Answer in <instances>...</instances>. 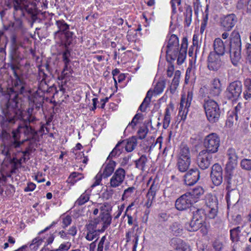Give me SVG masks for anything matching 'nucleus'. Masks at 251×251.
<instances>
[{"label": "nucleus", "mask_w": 251, "mask_h": 251, "mask_svg": "<svg viewBox=\"0 0 251 251\" xmlns=\"http://www.w3.org/2000/svg\"><path fill=\"white\" fill-rule=\"evenodd\" d=\"M107 203H104L100 207V216L93 220L88 221L85 225L87 234L85 238L91 241L93 239L99 238L100 233L103 232L110 226L112 217L106 208Z\"/></svg>", "instance_id": "obj_1"}, {"label": "nucleus", "mask_w": 251, "mask_h": 251, "mask_svg": "<svg viewBox=\"0 0 251 251\" xmlns=\"http://www.w3.org/2000/svg\"><path fill=\"white\" fill-rule=\"evenodd\" d=\"M181 3V0H171L170 4L171 5L172 9V13L174 14H176L177 12L176 11V6H179Z\"/></svg>", "instance_id": "obj_52"}, {"label": "nucleus", "mask_w": 251, "mask_h": 251, "mask_svg": "<svg viewBox=\"0 0 251 251\" xmlns=\"http://www.w3.org/2000/svg\"><path fill=\"white\" fill-rule=\"evenodd\" d=\"M242 92V84L240 81H234L229 83L225 92L227 100L232 101H237Z\"/></svg>", "instance_id": "obj_9"}, {"label": "nucleus", "mask_w": 251, "mask_h": 251, "mask_svg": "<svg viewBox=\"0 0 251 251\" xmlns=\"http://www.w3.org/2000/svg\"><path fill=\"white\" fill-rule=\"evenodd\" d=\"M206 216L204 210L198 209L193 212L190 222L185 224L186 229L189 231H196L199 229L205 223Z\"/></svg>", "instance_id": "obj_7"}, {"label": "nucleus", "mask_w": 251, "mask_h": 251, "mask_svg": "<svg viewBox=\"0 0 251 251\" xmlns=\"http://www.w3.org/2000/svg\"><path fill=\"white\" fill-rule=\"evenodd\" d=\"M189 196V194L186 193L176 200L175 206L177 210H185L192 206L194 200H191Z\"/></svg>", "instance_id": "obj_15"}, {"label": "nucleus", "mask_w": 251, "mask_h": 251, "mask_svg": "<svg viewBox=\"0 0 251 251\" xmlns=\"http://www.w3.org/2000/svg\"><path fill=\"white\" fill-rule=\"evenodd\" d=\"M207 214H206V218L209 219H214L217 216L218 212V207L214 208H207Z\"/></svg>", "instance_id": "obj_46"}, {"label": "nucleus", "mask_w": 251, "mask_h": 251, "mask_svg": "<svg viewBox=\"0 0 251 251\" xmlns=\"http://www.w3.org/2000/svg\"><path fill=\"white\" fill-rule=\"evenodd\" d=\"M72 223V218L71 216L67 215L66 216L63 220L62 222V227L63 228H66L68 226H69Z\"/></svg>", "instance_id": "obj_54"}, {"label": "nucleus", "mask_w": 251, "mask_h": 251, "mask_svg": "<svg viewBox=\"0 0 251 251\" xmlns=\"http://www.w3.org/2000/svg\"><path fill=\"white\" fill-rule=\"evenodd\" d=\"M174 69V65L171 64L168 66L167 71V74L168 77H171L173 75Z\"/></svg>", "instance_id": "obj_59"}, {"label": "nucleus", "mask_w": 251, "mask_h": 251, "mask_svg": "<svg viewBox=\"0 0 251 251\" xmlns=\"http://www.w3.org/2000/svg\"><path fill=\"white\" fill-rule=\"evenodd\" d=\"M203 107L208 121L211 123L217 122L221 113L217 102L209 98H205L203 101Z\"/></svg>", "instance_id": "obj_5"}, {"label": "nucleus", "mask_w": 251, "mask_h": 251, "mask_svg": "<svg viewBox=\"0 0 251 251\" xmlns=\"http://www.w3.org/2000/svg\"><path fill=\"white\" fill-rule=\"evenodd\" d=\"M116 164V163L115 161L109 160V162L105 167L102 174H101L102 176L104 178H107L110 176L114 172Z\"/></svg>", "instance_id": "obj_30"}, {"label": "nucleus", "mask_w": 251, "mask_h": 251, "mask_svg": "<svg viewBox=\"0 0 251 251\" xmlns=\"http://www.w3.org/2000/svg\"><path fill=\"white\" fill-rule=\"evenodd\" d=\"M21 104L20 103L19 105V110L21 112L20 115L19 117H17L16 115L11 116L10 117V114H9L7 108H6L5 110V118H2L3 120H5L6 121L8 122L9 123L14 124L15 123L16 120L18 119H21L23 121V123L24 124H28V125H30L31 124H35L37 121H38L36 117L32 114L33 109L29 108L27 110V113L23 116L22 115V112L21 110ZM10 112H9V113Z\"/></svg>", "instance_id": "obj_6"}, {"label": "nucleus", "mask_w": 251, "mask_h": 251, "mask_svg": "<svg viewBox=\"0 0 251 251\" xmlns=\"http://www.w3.org/2000/svg\"><path fill=\"white\" fill-rule=\"evenodd\" d=\"M158 189H159V187H158V184L155 182V180H154L152 182V183L149 189V190L152 191L153 192L156 193V192L158 190Z\"/></svg>", "instance_id": "obj_60"}, {"label": "nucleus", "mask_w": 251, "mask_h": 251, "mask_svg": "<svg viewBox=\"0 0 251 251\" xmlns=\"http://www.w3.org/2000/svg\"><path fill=\"white\" fill-rule=\"evenodd\" d=\"M238 19L234 14H230L221 18L222 26L226 30L230 31L237 22Z\"/></svg>", "instance_id": "obj_19"}, {"label": "nucleus", "mask_w": 251, "mask_h": 251, "mask_svg": "<svg viewBox=\"0 0 251 251\" xmlns=\"http://www.w3.org/2000/svg\"><path fill=\"white\" fill-rule=\"evenodd\" d=\"M179 78L174 77L170 86V91L172 93H174L177 88L179 83Z\"/></svg>", "instance_id": "obj_50"}, {"label": "nucleus", "mask_w": 251, "mask_h": 251, "mask_svg": "<svg viewBox=\"0 0 251 251\" xmlns=\"http://www.w3.org/2000/svg\"><path fill=\"white\" fill-rule=\"evenodd\" d=\"M77 232V229L75 226H72L70 229L68 230L67 233L68 234L74 236Z\"/></svg>", "instance_id": "obj_61"}, {"label": "nucleus", "mask_w": 251, "mask_h": 251, "mask_svg": "<svg viewBox=\"0 0 251 251\" xmlns=\"http://www.w3.org/2000/svg\"><path fill=\"white\" fill-rule=\"evenodd\" d=\"M16 131L20 136L21 133H23L25 136L26 137L25 140L33 139L37 135V131L35 130L34 127L28 124H21L16 129Z\"/></svg>", "instance_id": "obj_14"}, {"label": "nucleus", "mask_w": 251, "mask_h": 251, "mask_svg": "<svg viewBox=\"0 0 251 251\" xmlns=\"http://www.w3.org/2000/svg\"><path fill=\"white\" fill-rule=\"evenodd\" d=\"M148 132V129L147 127H141L138 131L139 138L143 139L146 138L147 134Z\"/></svg>", "instance_id": "obj_53"}, {"label": "nucleus", "mask_w": 251, "mask_h": 251, "mask_svg": "<svg viewBox=\"0 0 251 251\" xmlns=\"http://www.w3.org/2000/svg\"><path fill=\"white\" fill-rule=\"evenodd\" d=\"M234 170H228L226 168V175L225 181L226 183V189L233 190L236 187L237 182L234 178L235 177L233 173Z\"/></svg>", "instance_id": "obj_25"}, {"label": "nucleus", "mask_w": 251, "mask_h": 251, "mask_svg": "<svg viewBox=\"0 0 251 251\" xmlns=\"http://www.w3.org/2000/svg\"><path fill=\"white\" fill-rule=\"evenodd\" d=\"M226 155L228 159L226 168L228 170H234L237 164L238 156L235 149L229 148L227 150Z\"/></svg>", "instance_id": "obj_20"}, {"label": "nucleus", "mask_w": 251, "mask_h": 251, "mask_svg": "<svg viewBox=\"0 0 251 251\" xmlns=\"http://www.w3.org/2000/svg\"><path fill=\"white\" fill-rule=\"evenodd\" d=\"M178 158L191 159L190 149L188 146L184 144H182L180 146Z\"/></svg>", "instance_id": "obj_29"}, {"label": "nucleus", "mask_w": 251, "mask_h": 251, "mask_svg": "<svg viewBox=\"0 0 251 251\" xmlns=\"http://www.w3.org/2000/svg\"><path fill=\"white\" fill-rule=\"evenodd\" d=\"M170 232L175 236H177L183 233V227L180 224L177 222L173 223L170 226Z\"/></svg>", "instance_id": "obj_33"}, {"label": "nucleus", "mask_w": 251, "mask_h": 251, "mask_svg": "<svg viewBox=\"0 0 251 251\" xmlns=\"http://www.w3.org/2000/svg\"><path fill=\"white\" fill-rule=\"evenodd\" d=\"M170 215L165 212H161L158 214V218L160 221L166 222L169 219Z\"/></svg>", "instance_id": "obj_56"}, {"label": "nucleus", "mask_w": 251, "mask_h": 251, "mask_svg": "<svg viewBox=\"0 0 251 251\" xmlns=\"http://www.w3.org/2000/svg\"><path fill=\"white\" fill-rule=\"evenodd\" d=\"M102 174L101 173H98L95 177V181L92 185L91 187L93 188L97 185H99L102 179Z\"/></svg>", "instance_id": "obj_55"}, {"label": "nucleus", "mask_w": 251, "mask_h": 251, "mask_svg": "<svg viewBox=\"0 0 251 251\" xmlns=\"http://www.w3.org/2000/svg\"><path fill=\"white\" fill-rule=\"evenodd\" d=\"M241 49L229 48V52L231 62L235 66H238L241 62Z\"/></svg>", "instance_id": "obj_21"}, {"label": "nucleus", "mask_w": 251, "mask_h": 251, "mask_svg": "<svg viewBox=\"0 0 251 251\" xmlns=\"http://www.w3.org/2000/svg\"><path fill=\"white\" fill-rule=\"evenodd\" d=\"M51 87L49 88V86L47 85L46 81H45L44 78H43L40 81V83L39 85V89L43 92H50L49 89Z\"/></svg>", "instance_id": "obj_49"}, {"label": "nucleus", "mask_w": 251, "mask_h": 251, "mask_svg": "<svg viewBox=\"0 0 251 251\" xmlns=\"http://www.w3.org/2000/svg\"><path fill=\"white\" fill-rule=\"evenodd\" d=\"M200 178V172L197 168L189 170L184 176V183L192 186L196 183Z\"/></svg>", "instance_id": "obj_18"}, {"label": "nucleus", "mask_w": 251, "mask_h": 251, "mask_svg": "<svg viewBox=\"0 0 251 251\" xmlns=\"http://www.w3.org/2000/svg\"><path fill=\"white\" fill-rule=\"evenodd\" d=\"M19 46L17 42L15 37H13L12 39V46L11 49V53L13 58H16L19 55L18 49Z\"/></svg>", "instance_id": "obj_37"}, {"label": "nucleus", "mask_w": 251, "mask_h": 251, "mask_svg": "<svg viewBox=\"0 0 251 251\" xmlns=\"http://www.w3.org/2000/svg\"><path fill=\"white\" fill-rule=\"evenodd\" d=\"M71 247V244L68 245V244H61L59 247V249L62 251H68Z\"/></svg>", "instance_id": "obj_62"}, {"label": "nucleus", "mask_w": 251, "mask_h": 251, "mask_svg": "<svg viewBox=\"0 0 251 251\" xmlns=\"http://www.w3.org/2000/svg\"><path fill=\"white\" fill-rule=\"evenodd\" d=\"M229 48H242L240 35L238 31H233L229 37Z\"/></svg>", "instance_id": "obj_24"}, {"label": "nucleus", "mask_w": 251, "mask_h": 251, "mask_svg": "<svg viewBox=\"0 0 251 251\" xmlns=\"http://www.w3.org/2000/svg\"><path fill=\"white\" fill-rule=\"evenodd\" d=\"M55 25L58 29L54 33V38L61 39L63 33L69 30L70 26L63 20L56 21Z\"/></svg>", "instance_id": "obj_23"}, {"label": "nucleus", "mask_w": 251, "mask_h": 251, "mask_svg": "<svg viewBox=\"0 0 251 251\" xmlns=\"http://www.w3.org/2000/svg\"><path fill=\"white\" fill-rule=\"evenodd\" d=\"M220 145V139L219 136L215 133L209 134L204 139L203 145L207 153H214L218 151Z\"/></svg>", "instance_id": "obj_10"}, {"label": "nucleus", "mask_w": 251, "mask_h": 251, "mask_svg": "<svg viewBox=\"0 0 251 251\" xmlns=\"http://www.w3.org/2000/svg\"><path fill=\"white\" fill-rule=\"evenodd\" d=\"M148 158L146 155H142L139 159L135 161L136 167L138 169L144 171L145 170Z\"/></svg>", "instance_id": "obj_35"}, {"label": "nucleus", "mask_w": 251, "mask_h": 251, "mask_svg": "<svg viewBox=\"0 0 251 251\" xmlns=\"http://www.w3.org/2000/svg\"><path fill=\"white\" fill-rule=\"evenodd\" d=\"M222 92V85L219 78H214L212 82L211 88L209 90L208 97L218 96Z\"/></svg>", "instance_id": "obj_22"}, {"label": "nucleus", "mask_w": 251, "mask_h": 251, "mask_svg": "<svg viewBox=\"0 0 251 251\" xmlns=\"http://www.w3.org/2000/svg\"><path fill=\"white\" fill-rule=\"evenodd\" d=\"M5 4L9 8L13 7V14L14 17L17 19L25 16V13L26 12L29 16V22L30 23L31 27L37 21H41V19L37 17L39 11L36 5L30 3L27 0H13V4L9 2L5 3Z\"/></svg>", "instance_id": "obj_4"}, {"label": "nucleus", "mask_w": 251, "mask_h": 251, "mask_svg": "<svg viewBox=\"0 0 251 251\" xmlns=\"http://www.w3.org/2000/svg\"><path fill=\"white\" fill-rule=\"evenodd\" d=\"M124 142L123 141L119 142L112 151L110 153L107 159L113 157H118L123 151L124 148Z\"/></svg>", "instance_id": "obj_28"}, {"label": "nucleus", "mask_w": 251, "mask_h": 251, "mask_svg": "<svg viewBox=\"0 0 251 251\" xmlns=\"http://www.w3.org/2000/svg\"><path fill=\"white\" fill-rule=\"evenodd\" d=\"M63 35L65 38V46L66 48L72 43L73 40L74 33L67 30L64 33H63Z\"/></svg>", "instance_id": "obj_42"}, {"label": "nucleus", "mask_w": 251, "mask_h": 251, "mask_svg": "<svg viewBox=\"0 0 251 251\" xmlns=\"http://www.w3.org/2000/svg\"><path fill=\"white\" fill-rule=\"evenodd\" d=\"M156 193L153 192L152 191L149 190L147 196L148 198H151V200H154L156 196Z\"/></svg>", "instance_id": "obj_64"}, {"label": "nucleus", "mask_w": 251, "mask_h": 251, "mask_svg": "<svg viewBox=\"0 0 251 251\" xmlns=\"http://www.w3.org/2000/svg\"><path fill=\"white\" fill-rule=\"evenodd\" d=\"M207 208L218 207V200L216 197L208 196L206 200Z\"/></svg>", "instance_id": "obj_41"}, {"label": "nucleus", "mask_w": 251, "mask_h": 251, "mask_svg": "<svg viewBox=\"0 0 251 251\" xmlns=\"http://www.w3.org/2000/svg\"><path fill=\"white\" fill-rule=\"evenodd\" d=\"M247 60L251 65V45L246 46Z\"/></svg>", "instance_id": "obj_57"}, {"label": "nucleus", "mask_w": 251, "mask_h": 251, "mask_svg": "<svg viewBox=\"0 0 251 251\" xmlns=\"http://www.w3.org/2000/svg\"><path fill=\"white\" fill-rule=\"evenodd\" d=\"M56 224H57V222H55V221L53 222L49 226L46 227L44 230H42L41 231H40L39 232V234H41L44 233L45 232L47 231V230H49Z\"/></svg>", "instance_id": "obj_63"}, {"label": "nucleus", "mask_w": 251, "mask_h": 251, "mask_svg": "<svg viewBox=\"0 0 251 251\" xmlns=\"http://www.w3.org/2000/svg\"><path fill=\"white\" fill-rule=\"evenodd\" d=\"M191 162V159L178 158L176 167L178 170L182 173L185 172L188 169Z\"/></svg>", "instance_id": "obj_27"}, {"label": "nucleus", "mask_w": 251, "mask_h": 251, "mask_svg": "<svg viewBox=\"0 0 251 251\" xmlns=\"http://www.w3.org/2000/svg\"><path fill=\"white\" fill-rule=\"evenodd\" d=\"M16 129L13 130L12 131V135L8 132L5 129H2L0 138L5 146L10 148H17L19 147L23 144L24 141H20L21 136L19 135Z\"/></svg>", "instance_id": "obj_8"}, {"label": "nucleus", "mask_w": 251, "mask_h": 251, "mask_svg": "<svg viewBox=\"0 0 251 251\" xmlns=\"http://www.w3.org/2000/svg\"><path fill=\"white\" fill-rule=\"evenodd\" d=\"M210 177L215 186H219L223 182V169L218 163L214 164L211 167Z\"/></svg>", "instance_id": "obj_13"}, {"label": "nucleus", "mask_w": 251, "mask_h": 251, "mask_svg": "<svg viewBox=\"0 0 251 251\" xmlns=\"http://www.w3.org/2000/svg\"><path fill=\"white\" fill-rule=\"evenodd\" d=\"M124 142V148L125 150L128 152H131L134 150L137 146V142L136 138L132 137L127 141H123Z\"/></svg>", "instance_id": "obj_31"}, {"label": "nucleus", "mask_w": 251, "mask_h": 251, "mask_svg": "<svg viewBox=\"0 0 251 251\" xmlns=\"http://www.w3.org/2000/svg\"><path fill=\"white\" fill-rule=\"evenodd\" d=\"M81 175V174L79 173L78 172H73L70 175L68 181L69 183L74 185L76 182H77V181L80 180L81 178V177L77 178L78 176Z\"/></svg>", "instance_id": "obj_44"}, {"label": "nucleus", "mask_w": 251, "mask_h": 251, "mask_svg": "<svg viewBox=\"0 0 251 251\" xmlns=\"http://www.w3.org/2000/svg\"><path fill=\"white\" fill-rule=\"evenodd\" d=\"M193 97L192 91H188L186 96L182 95L178 112V116L181 117V120H184L186 119Z\"/></svg>", "instance_id": "obj_11"}, {"label": "nucleus", "mask_w": 251, "mask_h": 251, "mask_svg": "<svg viewBox=\"0 0 251 251\" xmlns=\"http://www.w3.org/2000/svg\"><path fill=\"white\" fill-rule=\"evenodd\" d=\"M165 87V81L163 80L159 81L154 87V89L153 93H154L157 95H158L163 91Z\"/></svg>", "instance_id": "obj_43"}, {"label": "nucleus", "mask_w": 251, "mask_h": 251, "mask_svg": "<svg viewBox=\"0 0 251 251\" xmlns=\"http://www.w3.org/2000/svg\"><path fill=\"white\" fill-rule=\"evenodd\" d=\"M221 56L215 52L209 53L207 58V67L209 70L216 71L221 67L223 65Z\"/></svg>", "instance_id": "obj_12"}, {"label": "nucleus", "mask_w": 251, "mask_h": 251, "mask_svg": "<svg viewBox=\"0 0 251 251\" xmlns=\"http://www.w3.org/2000/svg\"><path fill=\"white\" fill-rule=\"evenodd\" d=\"M240 166L242 169L246 171H251V159L244 158L240 162Z\"/></svg>", "instance_id": "obj_45"}, {"label": "nucleus", "mask_w": 251, "mask_h": 251, "mask_svg": "<svg viewBox=\"0 0 251 251\" xmlns=\"http://www.w3.org/2000/svg\"><path fill=\"white\" fill-rule=\"evenodd\" d=\"M187 194H189L190 198L191 200H194V202L196 201V199H199L204 193V190L201 187H197L193 189L192 191L187 192Z\"/></svg>", "instance_id": "obj_32"}, {"label": "nucleus", "mask_w": 251, "mask_h": 251, "mask_svg": "<svg viewBox=\"0 0 251 251\" xmlns=\"http://www.w3.org/2000/svg\"><path fill=\"white\" fill-rule=\"evenodd\" d=\"M214 51L211 52H215L218 55L223 56L225 52V46L223 41L220 38L215 39L213 43Z\"/></svg>", "instance_id": "obj_26"}, {"label": "nucleus", "mask_w": 251, "mask_h": 251, "mask_svg": "<svg viewBox=\"0 0 251 251\" xmlns=\"http://www.w3.org/2000/svg\"><path fill=\"white\" fill-rule=\"evenodd\" d=\"M15 79L12 81V87L7 89L8 100L6 105L10 117L14 115L19 117L21 112L19 105L21 102L19 94H23L25 92V84L20 79L17 73H15Z\"/></svg>", "instance_id": "obj_2"}, {"label": "nucleus", "mask_w": 251, "mask_h": 251, "mask_svg": "<svg viewBox=\"0 0 251 251\" xmlns=\"http://www.w3.org/2000/svg\"><path fill=\"white\" fill-rule=\"evenodd\" d=\"M153 95V92L152 90H150L147 93L146 96L144 99L143 101L140 105L139 107V109L142 111L145 112L147 109V108L149 106L151 100V98Z\"/></svg>", "instance_id": "obj_34"}, {"label": "nucleus", "mask_w": 251, "mask_h": 251, "mask_svg": "<svg viewBox=\"0 0 251 251\" xmlns=\"http://www.w3.org/2000/svg\"><path fill=\"white\" fill-rule=\"evenodd\" d=\"M241 231V227L237 226L230 230V239L233 242L238 241L239 239V234Z\"/></svg>", "instance_id": "obj_40"}, {"label": "nucleus", "mask_w": 251, "mask_h": 251, "mask_svg": "<svg viewBox=\"0 0 251 251\" xmlns=\"http://www.w3.org/2000/svg\"><path fill=\"white\" fill-rule=\"evenodd\" d=\"M135 190V188L134 186L130 187L125 189L122 196V199L124 200L131 197Z\"/></svg>", "instance_id": "obj_47"}, {"label": "nucleus", "mask_w": 251, "mask_h": 251, "mask_svg": "<svg viewBox=\"0 0 251 251\" xmlns=\"http://www.w3.org/2000/svg\"><path fill=\"white\" fill-rule=\"evenodd\" d=\"M90 199L89 195L86 191L80 195L75 203V205L81 206L87 202Z\"/></svg>", "instance_id": "obj_39"}, {"label": "nucleus", "mask_w": 251, "mask_h": 251, "mask_svg": "<svg viewBox=\"0 0 251 251\" xmlns=\"http://www.w3.org/2000/svg\"><path fill=\"white\" fill-rule=\"evenodd\" d=\"M43 240L40 238H35L30 244L29 247L31 249L37 250L39 246L41 244Z\"/></svg>", "instance_id": "obj_48"}, {"label": "nucleus", "mask_w": 251, "mask_h": 251, "mask_svg": "<svg viewBox=\"0 0 251 251\" xmlns=\"http://www.w3.org/2000/svg\"><path fill=\"white\" fill-rule=\"evenodd\" d=\"M70 51L69 50L68 47L66 48L65 50L63 52V61L64 64H69L70 62L69 57L70 56Z\"/></svg>", "instance_id": "obj_51"}, {"label": "nucleus", "mask_w": 251, "mask_h": 251, "mask_svg": "<svg viewBox=\"0 0 251 251\" xmlns=\"http://www.w3.org/2000/svg\"><path fill=\"white\" fill-rule=\"evenodd\" d=\"M36 185L33 183H28L27 186L25 188V192L32 191L35 188Z\"/></svg>", "instance_id": "obj_58"}, {"label": "nucleus", "mask_w": 251, "mask_h": 251, "mask_svg": "<svg viewBox=\"0 0 251 251\" xmlns=\"http://www.w3.org/2000/svg\"><path fill=\"white\" fill-rule=\"evenodd\" d=\"M245 90L243 94L244 98L248 100L251 98V79L247 78L244 81Z\"/></svg>", "instance_id": "obj_36"}, {"label": "nucleus", "mask_w": 251, "mask_h": 251, "mask_svg": "<svg viewBox=\"0 0 251 251\" xmlns=\"http://www.w3.org/2000/svg\"><path fill=\"white\" fill-rule=\"evenodd\" d=\"M179 40L177 36L175 34L171 35L166 50V59L167 61L171 62L177 59L178 65L182 64L185 60L188 42L186 38H183L182 41L181 47H179Z\"/></svg>", "instance_id": "obj_3"}, {"label": "nucleus", "mask_w": 251, "mask_h": 251, "mask_svg": "<svg viewBox=\"0 0 251 251\" xmlns=\"http://www.w3.org/2000/svg\"><path fill=\"white\" fill-rule=\"evenodd\" d=\"M212 161V156L206 151H201L197 158V164L202 170L208 169L211 165Z\"/></svg>", "instance_id": "obj_16"}, {"label": "nucleus", "mask_w": 251, "mask_h": 251, "mask_svg": "<svg viewBox=\"0 0 251 251\" xmlns=\"http://www.w3.org/2000/svg\"><path fill=\"white\" fill-rule=\"evenodd\" d=\"M184 16L185 23L187 26L188 27L190 25L192 22V9L191 6L189 5L186 7Z\"/></svg>", "instance_id": "obj_38"}, {"label": "nucleus", "mask_w": 251, "mask_h": 251, "mask_svg": "<svg viewBox=\"0 0 251 251\" xmlns=\"http://www.w3.org/2000/svg\"><path fill=\"white\" fill-rule=\"evenodd\" d=\"M126 176V171L119 168L114 172L110 180V185L111 187L116 188L121 185L124 182Z\"/></svg>", "instance_id": "obj_17"}]
</instances>
